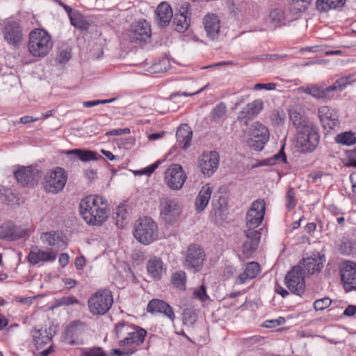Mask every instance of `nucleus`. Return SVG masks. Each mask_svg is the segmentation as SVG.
Instances as JSON below:
<instances>
[{"mask_svg":"<svg viewBox=\"0 0 356 356\" xmlns=\"http://www.w3.org/2000/svg\"><path fill=\"white\" fill-rule=\"evenodd\" d=\"M79 212L87 224L99 226L108 218L109 208L102 197L89 195L80 202Z\"/></svg>","mask_w":356,"mask_h":356,"instance_id":"obj_1","label":"nucleus"},{"mask_svg":"<svg viewBox=\"0 0 356 356\" xmlns=\"http://www.w3.org/2000/svg\"><path fill=\"white\" fill-rule=\"evenodd\" d=\"M352 81L353 76H346L337 79L332 85L327 87L315 84L300 87V90L316 99L330 100L334 97L335 92L343 90Z\"/></svg>","mask_w":356,"mask_h":356,"instance_id":"obj_2","label":"nucleus"},{"mask_svg":"<svg viewBox=\"0 0 356 356\" xmlns=\"http://www.w3.org/2000/svg\"><path fill=\"white\" fill-rule=\"evenodd\" d=\"M52 47L51 37L46 31L36 29L30 32L28 50L33 56L44 57Z\"/></svg>","mask_w":356,"mask_h":356,"instance_id":"obj_3","label":"nucleus"},{"mask_svg":"<svg viewBox=\"0 0 356 356\" xmlns=\"http://www.w3.org/2000/svg\"><path fill=\"white\" fill-rule=\"evenodd\" d=\"M134 235L139 243L148 245L158 238L157 225L149 217L140 218L135 222Z\"/></svg>","mask_w":356,"mask_h":356,"instance_id":"obj_4","label":"nucleus"},{"mask_svg":"<svg viewBox=\"0 0 356 356\" xmlns=\"http://www.w3.org/2000/svg\"><path fill=\"white\" fill-rule=\"evenodd\" d=\"M318 129L312 123L305 124L297 131V143L302 152H312L317 147L320 141Z\"/></svg>","mask_w":356,"mask_h":356,"instance_id":"obj_5","label":"nucleus"},{"mask_svg":"<svg viewBox=\"0 0 356 356\" xmlns=\"http://www.w3.org/2000/svg\"><path fill=\"white\" fill-rule=\"evenodd\" d=\"M113 304V295L108 289H99L88 300L89 311L94 315H104Z\"/></svg>","mask_w":356,"mask_h":356,"instance_id":"obj_6","label":"nucleus"},{"mask_svg":"<svg viewBox=\"0 0 356 356\" xmlns=\"http://www.w3.org/2000/svg\"><path fill=\"white\" fill-rule=\"evenodd\" d=\"M250 138L246 140L248 147L256 151H261L269 140L268 129L259 122H254L249 129Z\"/></svg>","mask_w":356,"mask_h":356,"instance_id":"obj_7","label":"nucleus"},{"mask_svg":"<svg viewBox=\"0 0 356 356\" xmlns=\"http://www.w3.org/2000/svg\"><path fill=\"white\" fill-rule=\"evenodd\" d=\"M67 179L65 170L60 167L47 172L44 176V188L46 191L56 194L61 191Z\"/></svg>","mask_w":356,"mask_h":356,"instance_id":"obj_8","label":"nucleus"},{"mask_svg":"<svg viewBox=\"0 0 356 356\" xmlns=\"http://www.w3.org/2000/svg\"><path fill=\"white\" fill-rule=\"evenodd\" d=\"M287 288L294 294L302 296L305 289V275L300 266H294L284 277Z\"/></svg>","mask_w":356,"mask_h":356,"instance_id":"obj_9","label":"nucleus"},{"mask_svg":"<svg viewBox=\"0 0 356 356\" xmlns=\"http://www.w3.org/2000/svg\"><path fill=\"white\" fill-rule=\"evenodd\" d=\"M160 215L166 223L174 222L181 213V207L175 198L163 197L160 199Z\"/></svg>","mask_w":356,"mask_h":356,"instance_id":"obj_10","label":"nucleus"},{"mask_svg":"<svg viewBox=\"0 0 356 356\" xmlns=\"http://www.w3.org/2000/svg\"><path fill=\"white\" fill-rule=\"evenodd\" d=\"M186 179V175L179 164H172L165 170V183L172 190L181 189Z\"/></svg>","mask_w":356,"mask_h":356,"instance_id":"obj_11","label":"nucleus"},{"mask_svg":"<svg viewBox=\"0 0 356 356\" xmlns=\"http://www.w3.org/2000/svg\"><path fill=\"white\" fill-rule=\"evenodd\" d=\"M340 274L345 290L347 292L356 291V263L343 261L340 267Z\"/></svg>","mask_w":356,"mask_h":356,"instance_id":"obj_12","label":"nucleus"},{"mask_svg":"<svg viewBox=\"0 0 356 356\" xmlns=\"http://www.w3.org/2000/svg\"><path fill=\"white\" fill-rule=\"evenodd\" d=\"M265 202L264 200L254 201L246 214V225L249 228H257L261 223L265 214Z\"/></svg>","mask_w":356,"mask_h":356,"instance_id":"obj_13","label":"nucleus"},{"mask_svg":"<svg viewBox=\"0 0 356 356\" xmlns=\"http://www.w3.org/2000/svg\"><path fill=\"white\" fill-rule=\"evenodd\" d=\"M264 102L262 99H257L248 103L238 113L237 121L244 126H248L250 121L256 118L264 108Z\"/></svg>","mask_w":356,"mask_h":356,"instance_id":"obj_14","label":"nucleus"},{"mask_svg":"<svg viewBox=\"0 0 356 356\" xmlns=\"http://www.w3.org/2000/svg\"><path fill=\"white\" fill-rule=\"evenodd\" d=\"M5 41L14 47H19L23 40V33L19 24L15 21H8L3 29Z\"/></svg>","mask_w":356,"mask_h":356,"instance_id":"obj_15","label":"nucleus"},{"mask_svg":"<svg viewBox=\"0 0 356 356\" xmlns=\"http://www.w3.org/2000/svg\"><path fill=\"white\" fill-rule=\"evenodd\" d=\"M219 155L216 152L204 153L198 159L199 168L206 177H211L219 165Z\"/></svg>","mask_w":356,"mask_h":356,"instance_id":"obj_16","label":"nucleus"},{"mask_svg":"<svg viewBox=\"0 0 356 356\" xmlns=\"http://www.w3.org/2000/svg\"><path fill=\"white\" fill-rule=\"evenodd\" d=\"M205 254L202 249L197 245H191L187 250L185 266L198 271L201 268L204 261Z\"/></svg>","mask_w":356,"mask_h":356,"instance_id":"obj_17","label":"nucleus"},{"mask_svg":"<svg viewBox=\"0 0 356 356\" xmlns=\"http://www.w3.org/2000/svg\"><path fill=\"white\" fill-rule=\"evenodd\" d=\"M134 42H146L151 36V29L146 20L139 21L131 26L129 34Z\"/></svg>","mask_w":356,"mask_h":356,"instance_id":"obj_18","label":"nucleus"},{"mask_svg":"<svg viewBox=\"0 0 356 356\" xmlns=\"http://www.w3.org/2000/svg\"><path fill=\"white\" fill-rule=\"evenodd\" d=\"M147 334V331L138 326L131 325V330L129 331L127 337H124L122 340L118 341L120 346H130L136 347L140 346L144 342L145 337Z\"/></svg>","mask_w":356,"mask_h":356,"instance_id":"obj_19","label":"nucleus"},{"mask_svg":"<svg viewBox=\"0 0 356 356\" xmlns=\"http://www.w3.org/2000/svg\"><path fill=\"white\" fill-rule=\"evenodd\" d=\"M27 230L16 226L12 222L3 223L0 227V238L15 241L24 237Z\"/></svg>","mask_w":356,"mask_h":356,"instance_id":"obj_20","label":"nucleus"},{"mask_svg":"<svg viewBox=\"0 0 356 356\" xmlns=\"http://www.w3.org/2000/svg\"><path fill=\"white\" fill-rule=\"evenodd\" d=\"M203 24L207 35L212 40L219 38L220 20L216 15L213 13L207 15L203 19Z\"/></svg>","mask_w":356,"mask_h":356,"instance_id":"obj_21","label":"nucleus"},{"mask_svg":"<svg viewBox=\"0 0 356 356\" xmlns=\"http://www.w3.org/2000/svg\"><path fill=\"white\" fill-rule=\"evenodd\" d=\"M56 258V254L52 251H44L38 246H32L27 257L28 261L33 264H38L40 261H52Z\"/></svg>","mask_w":356,"mask_h":356,"instance_id":"obj_22","label":"nucleus"},{"mask_svg":"<svg viewBox=\"0 0 356 356\" xmlns=\"http://www.w3.org/2000/svg\"><path fill=\"white\" fill-rule=\"evenodd\" d=\"M147 311L151 314L163 313L171 321L175 317L173 309L167 302L159 299L150 300L147 306Z\"/></svg>","mask_w":356,"mask_h":356,"instance_id":"obj_23","label":"nucleus"},{"mask_svg":"<svg viewBox=\"0 0 356 356\" xmlns=\"http://www.w3.org/2000/svg\"><path fill=\"white\" fill-rule=\"evenodd\" d=\"M38 172L32 167H22L14 172L17 181L23 186L28 185L36 180Z\"/></svg>","mask_w":356,"mask_h":356,"instance_id":"obj_24","label":"nucleus"},{"mask_svg":"<svg viewBox=\"0 0 356 356\" xmlns=\"http://www.w3.org/2000/svg\"><path fill=\"white\" fill-rule=\"evenodd\" d=\"M188 4L182 6L179 13L175 14L173 18V24L175 26V30L183 33L187 30L190 25V18L188 17Z\"/></svg>","mask_w":356,"mask_h":356,"instance_id":"obj_25","label":"nucleus"},{"mask_svg":"<svg viewBox=\"0 0 356 356\" xmlns=\"http://www.w3.org/2000/svg\"><path fill=\"white\" fill-rule=\"evenodd\" d=\"M303 270L304 275H313L315 273L321 271L323 266L322 259L321 257H307L303 259L300 264Z\"/></svg>","mask_w":356,"mask_h":356,"instance_id":"obj_26","label":"nucleus"},{"mask_svg":"<svg viewBox=\"0 0 356 356\" xmlns=\"http://www.w3.org/2000/svg\"><path fill=\"white\" fill-rule=\"evenodd\" d=\"M318 115L325 129H334L339 127L338 119L332 115V111L328 107H322L318 110Z\"/></svg>","mask_w":356,"mask_h":356,"instance_id":"obj_27","label":"nucleus"},{"mask_svg":"<svg viewBox=\"0 0 356 356\" xmlns=\"http://www.w3.org/2000/svg\"><path fill=\"white\" fill-rule=\"evenodd\" d=\"M158 24L160 26H166L172 17V10L170 6L166 2L161 3L156 11Z\"/></svg>","mask_w":356,"mask_h":356,"instance_id":"obj_28","label":"nucleus"},{"mask_svg":"<svg viewBox=\"0 0 356 356\" xmlns=\"http://www.w3.org/2000/svg\"><path fill=\"white\" fill-rule=\"evenodd\" d=\"M261 271V268L257 262L252 261L247 264L245 270L240 274L238 280L239 284L245 283L248 280L256 277Z\"/></svg>","mask_w":356,"mask_h":356,"instance_id":"obj_29","label":"nucleus"},{"mask_svg":"<svg viewBox=\"0 0 356 356\" xmlns=\"http://www.w3.org/2000/svg\"><path fill=\"white\" fill-rule=\"evenodd\" d=\"M147 269L149 275L154 280H160L163 272L161 259L156 257L150 258L147 264Z\"/></svg>","mask_w":356,"mask_h":356,"instance_id":"obj_30","label":"nucleus"},{"mask_svg":"<svg viewBox=\"0 0 356 356\" xmlns=\"http://www.w3.org/2000/svg\"><path fill=\"white\" fill-rule=\"evenodd\" d=\"M193 131L187 124L181 125L177 130L176 137L179 143H183L182 149H186L190 146Z\"/></svg>","mask_w":356,"mask_h":356,"instance_id":"obj_31","label":"nucleus"},{"mask_svg":"<svg viewBox=\"0 0 356 356\" xmlns=\"http://www.w3.org/2000/svg\"><path fill=\"white\" fill-rule=\"evenodd\" d=\"M33 341L38 349L41 348L43 345L50 342L51 334L43 330H33L32 332Z\"/></svg>","mask_w":356,"mask_h":356,"instance_id":"obj_32","label":"nucleus"},{"mask_svg":"<svg viewBox=\"0 0 356 356\" xmlns=\"http://www.w3.org/2000/svg\"><path fill=\"white\" fill-rule=\"evenodd\" d=\"M211 191L209 187H203L195 199V207L198 212L202 211L210 199Z\"/></svg>","mask_w":356,"mask_h":356,"instance_id":"obj_33","label":"nucleus"},{"mask_svg":"<svg viewBox=\"0 0 356 356\" xmlns=\"http://www.w3.org/2000/svg\"><path fill=\"white\" fill-rule=\"evenodd\" d=\"M346 0H317L316 6L320 12H327L344 5Z\"/></svg>","mask_w":356,"mask_h":356,"instance_id":"obj_34","label":"nucleus"},{"mask_svg":"<svg viewBox=\"0 0 356 356\" xmlns=\"http://www.w3.org/2000/svg\"><path fill=\"white\" fill-rule=\"evenodd\" d=\"M79 333L80 331L76 326L71 325L67 327L63 336V339L65 342L70 345L81 343L79 338Z\"/></svg>","mask_w":356,"mask_h":356,"instance_id":"obj_35","label":"nucleus"},{"mask_svg":"<svg viewBox=\"0 0 356 356\" xmlns=\"http://www.w3.org/2000/svg\"><path fill=\"white\" fill-rule=\"evenodd\" d=\"M289 119L292 122L293 126L296 127L297 131L301 129L305 124H310L312 122L308 121L304 115L296 110L291 109L289 111Z\"/></svg>","mask_w":356,"mask_h":356,"instance_id":"obj_36","label":"nucleus"},{"mask_svg":"<svg viewBox=\"0 0 356 356\" xmlns=\"http://www.w3.org/2000/svg\"><path fill=\"white\" fill-rule=\"evenodd\" d=\"M71 24L79 30H88L90 27L89 22L85 17L77 10H74V14L70 18Z\"/></svg>","mask_w":356,"mask_h":356,"instance_id":"obj_37","label":"nucleus"},{"mask_svg":"<svg viewBox=\"0 0 356 356\" xmlns=\"http://www.w3.org/2000/svg\"><path fill=\"white\" fill-rule=\"evenodd\" d=\"M68 154H74L79 159L82 161H89L97 160L95 152L90 150L72 149L67 152Z\"/></svg>","mask_w":356,"mask_h":356,"instance_id":"obj_38","label":"nucleus"},{"mask_svg":"<svg viewBox=\"0 0 356 356\" xmlns=\"http://www.w3.org/2000/svg\"><path fill=\"white\" fill-rule=\"evenodd\" d=\"M312 0H289L290 10L293 14L305 12Z\"/></svg>","mask_w":356,"mask_h":356,"instance_id":"obj_39","label":"nucleus"},{"mask_svg":"<svg viewBox=\"0 0 356 356\" xmlns=\"http://www.w3.org/2000/svg\"><path fill=\"white\" fill-rule=\"evenodd\" d=\"M338 144L350 146L356 143V136L352 131H346L339 134L335 137Z\"/></svg>","mask_w":356,"mask_h":356,"instance_id":"obj_40","label":"nucleus"},{"mask_svg":"<svg viewBox=\"0 0 356 356\" xmlns=\"http://www.w3.org/2000/svg\"><path fill=\"white\" fill-rule=\"evenodd\" d=\"M268 19L274 26H280L284 22L285 13L280 8L273 9L270 11Z\"/></svg>","mask_w":356,"mask_h":356,"instance_id":"obj_41","label":"nucleus"},{"mask_svg":"<svg viewBox=\"0 0 356 356\" xmlns=\"http://www.w3.org/2000/svg\"><path fill=\"white\" fill-rule=\"evenodd\" d=\"M40 238L43 243L50 246H58L59 245V234L56 232H44L41 234Z\"/></svg>","mask_w":356,"mask_h":356,"instance_id":"obj_42","label":"nucleus"},{"mask_svg":"<svg viewBox=\"0 0 356 356\" xmlns=\"http://www.w3.org/2000/svg\"><path fill=\"white\" fill-rule=\"evenodd\" d=\"M131 325L132 324L124 321L117 323L114 330L116 338L120 339L123 337H127L129 331L131 330Z\"/></svg>","mask_w":356,"mask_h":356,"instance_id":"obj_43","label":"nucleus"},{"mask_svg":"<svg viewBox=\"0 0 356 356\" xmlns=\"http://www.w3.org/2000/svg\"><path fill=\"white\" fill-rule=\"evenodd\" d=\"M186 274L184 271H177L172 274L171 282L172 284L177 288H179L181 289H185L186 285Z\"/></svg>","mask_w":356,"mask_h":356,"instance_id":"obj_44","label":"nucleus"},{"mask_svg":"<svg viewBox=\"0 0 356 356\" xmlns=\"http://www.w3.org/2000/svg\"><path fill=\"white\" fill-rule=\"evenodd\" d=\"M170 66V61L167 58H163L158 63L153 64L149 67V72L152 74L165 72Z\"/></svg>","mask_w":356,"mask_h":356,"instance_id":"obj_45","label":"nucleus"},{"mask_svg":"<svg viewBox=\"0 0 356 356\" xmlns=\"http://www.w3.org/2000/svg\"><path fill=\"white\" fill-rule=\"evenodd\" d=\"M273 125H283L286 120V114L283 110H273L270 115Z\"/></svg>","mask_w":356,"mask_h":356,"instance_id":"obj_46","label":"nucleus"},{"mask_svg":"<svg viewBox=\"0 0 356 356\" xmlns=\"http://www.w3.org/2000/svg\"><path fill=\"white\" fill-rule=\"evenodd\" d=\"M127 214L124 206L122 205L116 208L115 211L113 213V218L115 220L118 226H122L124 220L127 218Z\"/></svg>","mask_w":356,"mask_h":356,"instance_id":"obj_47","label":"nucleus"},{"mask_svg":"<svg viewBox=\"0 0 356 356\" xmlns=\"http://www.w3.org/2000/svg\"><path fill=\"white\" fill-rule=\"evenodd\" d=\"M197 316L195 311L192 309H187L183 313V323L184 325L192 326L196 322Z\"/></svg>","mask_w":356,"mask_h":356,"instance_id":"obj_48","label":"nucleus"},{"mask_svg":"<svg viewBox=\"0 0 356 356\" xmlns=\"http://www.w3.org/2000/svg\"><path fill=\"white\" fill-rule=\"evenodd\" d=\"M222 118V103L218 104L211 112L209 120L213 123H218Z\"/></svg>","mask_w":356,"mask_h":356,"instance_id":"obj_49","label":"nucleus"},{"mask_svg":"<svg viewBox=\"0 0 356 356\" xmlns=\"http://www.w3.org/2000/svg\"><path fill=\"white\" fill-rule=\"evenodd\" d=\"M257 243H253L250 241L246 240L243 245V254L246 258L250 257L254 252L256 251L257 247Z\"/></svg>","mask_w":356,"mask_h":356,"instance_id":"obj_50","label":"nucleus"},{"mask_svg":"<svg viewBox=\"0 0 356 356\" xmlns=\"http://www.w3.org/2000/svg\"><path fill=\"white\" fill-rule=\"evenodd\" d=\"M255 228H249L245 231V234L248 241L259 244L261 238V233Z\"/></svg>","mask_w":356,"mask_h":356,"instance_id":"obj_51","label":"nucleus"},{"mask_svg":"<svg viewBox=\"0 0 356 356\" xmlns=\"http://www.w3.org/2000/svg\"><path fill=\"white\" fill-rule=\"evenodd\" d=\"M353 243L348 239L341 241L339 245V251L345 255L350 254L353 251Z\"/></svg>","mask_w":356,"mask_h":356,"instance_id":"obj_52","label":"nucleus"},{"mask_svg":"<svg viewBox=\"0 0 356 356\" xmlns=\"http://www.w3.org/2000/svg\"><path fill=\"white\" fill-rule=\"evenodd\" d=\"M72 57V54L70 50L68 49H61L59 50L56 56V60L59 64H65L69 61V60Z\"/></svg>","mask_w":356,"mask_h":356,"instance_id":"obj_53","label":"nucleus"},{"mask_svg":"<svg viewBox=\"0 0 356 356\" xmlns=\"http://www.w3.org/2000/svg\"><path fill=\"white\" fill-rule=\"evenodd\" d=\"M228 3V9L231 13H233L234 17H236L239 13L244 14L247 13L246 7L247 3L245 2H242L238 6H236L235 4L229 3Z\"/></svg>","mask_w":356,"mask_h":356,"instance_id":"obj_54","label":"nucleus"},{"mask_svg":"<svg viewBox=\"0 0 356 356\" xmlns=\"http://www.w3.org/2000/svg\"><path fill=\"white\" fill-rule=\"evenodd\" d=\"M331 300L329 298H324L322 299L316 300L314 304V308L316 311H321L323 310L331 305Z\"/></svg>","mask_w":356,"mask_h":356,"instance_id":"obj_55","label":"nucleus"},{"mask_svg":"<svg viewBox=\"0 0 356 356\" xmlns=\"http://www.w3.org/2000/svg\"><path fill=\"white\" fill-rule=\"evenodd\" d=\"M286 207L289 210L293 209L296 204L295 200V191L293 188H290L286 193Z\"/></svg>","mask_w":356,"mask_h":356,"instance_id":"obj_56","label":"nucleus"},{"mask_svg":"<svg viewBox=\"0 0 356 356\" xmlns=\"http://www.w3.org/2000/svg\"><path fill=\"white\" fill-rule=\"evenodd\" d=\"M137 348L130 347L122 349H113V353L116 356H130L137 351Z\"/></svg>","mask_w":356,"mask_h":356,"instance_id":"obj_57","label":"nucleus"},{"mask_svg":"<svg viewBox=\"0 0 356 356\" xmlns=\"http://www.w3.org/2000/svg\"><path fill=\"white\" fill-rule=\"evenodd\" d=\"M221 195L218 197V204H213V208L211 211V214L215 216L216 222H218L222 220V205L220 203V200H221Z\"/></svg>","mask_w":356,"mask_h":356,"instance_id":"obj_58","label":"nucleus"},{"mask_svg":"<svg viewBox=\"0 0 356 356\" xmlns=\"http://www.w3.org/2000/svg\"><path fill=\"white\" fill-rule=\"evenodd\" d=\"M159 163L160 161H157L149 166H147L140 170L136 171L135 174L139 175H145L147 176H150L153 173V172L158 168Z\"/></svg>","mask_w":356,"mask_h":356,"instance_id":"obj_59","label":"nucleus"},{"mask_svg":"<svg viewBox=\"0 0 356 356\" xmlns=\"http://www.w3.org/2000/svg\"><path fill=\"white\" fill-rule=\"evenodd\" d=\"M78 302H79V301L75 297L66 296V297H63L60 299L56 301V305L57 306H61V305L69 306V305H72L74 304H76Z\"/></svg>","mask_w":356,"mask_h":356,"instance_id":"obj_60","label":"nucleus"},{"mask_svg":"<svg viewBox=\"0 0 356 356\" xmlns=\"http://www.w3.org/2000/svg\"><path fill=\"white\" fill-rule=\"evenodd\" d=\"M193 296L195 298L201 300L202 302H204L209 298V296L207 294L206 287L204 285L200 286L198 289L195 290Z\"/></svg>","mask_w":356,"mask_h":356,"instance_id":"obj_61","label":"nucleus"},{"mask_svg":"<svg viewBox=\"0 0 356 356\" xmlns=\"http://www.w3.org/2000/svg\"><path fill=\"white\" fill-rule=\"evenodd\" d=\"M285 318L283 317H279L277 319L266 320L264 322V327L268 328H274L278 325H281L285 323Z\"/></svg>","mask_w":356,"mask_h":356,"instance_id":"obj_62","label":"nucleus"},{"mask_svg":"<svg viewBox=\"0 0 356 356\" xmlns=\"http://www.w3.org/2000/svg\"><path fill=\"white\" fill-rule=\"evenodd\" d=\"M273 160V165L276 164L277 162L282 161L283 163L286 162V156L284 151V147L281 148L279 152L275 154L273 156L269 158Z\"/></svg>","mask_w":356,"mask_h":356,"instance_id":"obj_63","label":"nucleus"},{"mask_svg":"<svg viewBox=\"0 0 356 356\" xmlns=\"http://www.w3.org/2000/svg\"><path fill=\"white\" fill-rule=\"evenodd\" d=\"M84 356H106L101 348H93L83 353Z\"/></svg>","mask_w":356,"mask_h":356,"instance_id":"obj_64","label":"nucleus"}]
</instances>
